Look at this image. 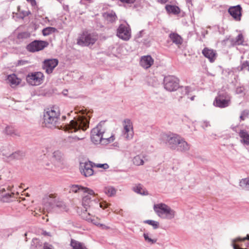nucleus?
<instances>
[{
    "label": "nucleus",
    "instance_id": "54",
    "mask_svg": "<svg viewBox=\"0 0 249 249\" xmlns=\"http://www.w3.org/2000/svg\"><path fill=\"white\" fill-rule=\"evenodd\" d=\"M98 227L103 230H107L109 228L107 226H106L104 224H100V225H99Z\"/></svg>",
    "mask_w": 249,
    "mask_h": 249
},
{
    "label": "nucleus",
    "instance_id": "34",
    "mask_svg": "<svg viewBox=\"0 0 249 249\" xmlns=\"http://www.w3.org/2000/svg\"><path fill=\"white\" fill-rule=\"evenodd\" d=\"M104 192L109 196H111L115 194L116 190L112 187H107L104 189Z\"/></svg>",
    "mask_w": 249,
    "mask_h": 249
},
{
    "label": "nucleus",
    "instance_id": "27",
    "mask_svg": "<svg viewBox=\"0 0 249 249\" xmlns=\"http://www.w3.org/2000/svg\"><path fill=\"white\" fill-rule=\"evenodd\" d=\"M71 245L72 249H87L83 243L74 239L71 240Z\"/></svg>",
    "mask_w": 249,
    "mask_h": 249
},
{
    "label": "nucleus",
    "instance_id": "13",
    "mask_svg": "<svg viewBox=\"0 0 249 249\" xmlns=\"http://www.w3.org/2000/svg\"><path fill=\"white\" fill-rule=\"evenodd\" d=\"M93 163V162L90 161L81 163L80 171L81 174L86 177H89L93 175L94 171L92 168L94 167Z\"/></svg>",
    "mask_w": 249,
    "mask_h": 249
},
{
    "label": "nucleus",
    "instance_id": "8",
    "mask_svg": "<svg viewBox=\"0 0 249 249\" xmlns=\"http://www.w3.org/2000/svg\"><path fill=\"white\" fill-rule=\"evenodd\" d=\"M180 137L178 134L169 132L162 134L160 136V140L168 147L174 150L177 147V144L179 142Z\"/></svg>",
    "mask_w": 249,
    "mask_h": 249
},
{
    "label": "nucleus",
    "instance_id": "62",
    "mask_svg": "<svg viewBox=\"0 0 249 249\" xmlns=\"http://www.w3.org/2000/svg\"><path fill=\"white\" fill-rule=\"evenodd\" d=\"M103 135H104V137L108 138V137H107V136H106V135L104 134V132H103Z\"/></svg>",
    "mask_w": 249,
    "mask_h": 249
},
{
    "label": "nucleus",
    "instance_id": "29",
    "mask_svg": "<svg viewBox=\"0 0 249 249\" xmlns=\"http://www.w3.org/2000/svg\"><path fill=\"white\" fill-rule=\"evenodd\" d=\"M117 36L120 38L124 40V25L121 24L117 31Z\"/></svg>",
    "mask_w": 249,
    "mask_h": 249
},
{
    "label": "nucleus",
    "instance_id": "5",
    "mask_svg": "<svg viewBox=\"0 0 249 249\" xmlns=\"http://www.w3.org/2000/svg\"><path fill=\"white\" fill-rule=\"evenodd\" d=\"M101 125H98L93 128L91 131V141L94 144L102 143V144H106L111 142L114 140V136L111 135L109 138L104 137L103 131H101Z\"/></svg>",
    "mask_w": 249,
    "mask_h": 249
},
{
    "label": "nucleus",
    "instance_id": "42",
    "mask_svg": "<svg viewBox=\"0 0 249 249\" xmlns=\"http://www.w3.org/2000/svg\"><path fill=\"white\" fill-rule=\"evenodd\" d=\"M30 34L27 32L20 33L18 35V39H25L30 37Z\"/></svg>",
    "mask_w": 249,
    "mask_h": 249
},
{
    "label": "nucleus",
    "instance_id": "63",
    "mask_svg": "<svg viewBox=\"0 0 249 249\" xmlns=\"http://www.w3.org/2000/svg\"><path fill=\"white\" fill-rule=\"evenodd\" d=\"M83 139V138H81V139H80V138H77V139H78V140H82Z\"/></svg>",
    "mask_w": 249,
    "mask_h": 249
},
{
    "label": "nucleus",
    "instance_id": "24",
    "mask_svg": "<svg viewBox=\"0 0 249 249\" xmlns=\"http://www.w3.org/2000/svg\"><path fill=\"white\" fill-rule=\"evenodd\" d=\"M144 155H138L134 157L132 160L133 163L137 166L142 165L144 164V159H145Z\"/></svg>",
    "mask_w": 249,
    "mask_h": 249
},
{
    "label": "nucleus",
    "instance_id": "43",
    "mask_svg": "<svg viewBox=\"0 0 249 249\" xmlns=\"http://www.w3.org/2000/svg\"><path fill=\"white\" fill-rule=\"evenodd\" d=\"M93 166L95 167L99 168H103L104 170H107L109 168V165L107 163L101 164V163H93Z\"/></svg>",
    "mask_w": 249,
    "mask_h": 249
},
{
    "label": "nucleus",
    "instance_id": "19",
    "mask_svg": "<svg viewBox=\"0 0 249 249\" xmlns=\"http://www.w3.org/2000/svg\"><path fill=\"white\" fill-rule=\"evenodd\" d=\"M190 145L181 137L179 139V142L177 144V147L174 149L178 151L185 152L189 150Z\"/></svg>",
    "mask_w": 249,
    "mask_h": 249
},
{
    "label": "nucleus",
    "instance_id": "41",
    "mask_svg": "<svg viewBox=\"0 0 249 249\" xmlns=\"http://www.w3.org/2000/svg\"><path fill=\"white\" fill-rule=\"evenodd\" d=\"M148 84L152 87H156L158 85L157 80L155 77H150L148 79Z\"/></svg>",
    "mask_w": 249,
    "mask_h": 249
},
{
    "label": "nucleus",
    "instance_id": "48",
    "mask_svg": "<svg viewBox=\"0 0 249 249\" xmlns=\"http://www.w3.org/2000/svg\"><path fill=\"white\" fill-rule=\"evenodd\" d=\"M30 62L28 60H19L17 62V64L16 65L17 66H23L26 64H29Z\"/></svg>",
    "mask_w": 249,
    "mask_h": 249
},
{
    "label": "nucleus",
    "instance_id": "25",
    "mask_svg": "<svg viewBox=\"0 0 249 249\" xmlns=\"http://www.w3.org/2000/svg\"><path fill=\"white\" fill-rule=\"evenodd\" d=\"M133 191L135 193L143 196H147L148 195V192L145 189L143 188L142 185L139 184L133 187Z\"/></svg>",
    "mask_w": 249,
    "mask_h": 249
},
{
    "label": "nucleus",
    "instance_id": "22",
    "mask_svg": "<svg viewBox=\"0 0 249 249\" xmlns=\"http://www.w3.org/2000/svg\"><path fill=\"white\" fill-rule=\"evenodd\" d=\"M239 135L241 138V142L246 145H249V134L245 130H240Z\"/></svg>",
    "mask_w": 249,
    "mask_h": 249
},
{
    "label": "nucleus",
    "instance_id": "18",
    "mask_svg": "<svg viewBox=\"0 0 249 249\" xmlns=\"http://www.w3.org/2000/svg\"><path fill=\"white\" fill-rule=\"evenodd\" d=\"M202 53L205 57L209 59L211 62L214 61L216 55L215 51L206 47L202 50Z\"/></svg>",
    "mask_w": 249,
    "mask_h": 249
},
{
    "label": "nucleus",
    "instance_id": "26",
    "mask_svg": "<svg viewBox=\"0 0 249 249\" xmlns=\"http://www.w3.org/2000/svg\"><path fill=\"white\" fill-rule=\"evenodd\" d=\"M5 192V189L4 188H0V194H1V200L3 202H7L10 200V198L12 197L13 195H14L13 193H5L3 194L4 192Z\"/></svg>",
    "mask_w": 249,
    "mask_h": 249
},
{
    "label": "nucleus",
    "instance_id": "45",
    "mask_svg": "<svg viewBox=\"0 0 249 249\" xmlns=\"http://www.w3.org/2000/svg\"><path fill=\"white\" fill-rule=\"evenodd\" d=\"M143 237L145 239V240L150 244H153L156 242V240L155 239H153L151 238L149 236V234L148 233H144L143 234Z\"/></svg>",
    "mask_w": 249,
    "mask_h": 249
},
{
    "label": "nucleus",
    "instance_id": "58",
    "mask_svg": "<svg viewBox=\"0 0 249 249\" xmlns=\"http://www.w3.org/2000/svg\"><path fill=\"white\" fill-rule=\"evenodd\" d=\"M168 0H157V1L159 3H161V4H164L166 3L168 1Z\"/></svg>",
    "mask_w": 249,
    "mask_h": 249
},
{
    "label": "nucleus",
    "instance_id": "37",
    "mask_svg": "<svg viewBox=\"0 0 249 249\" xmlns=\"http://www.w3.org/2000/svg\"><path fill=\"white\" fill-rule=\"evenodd\" d=\"M144 223L152 226L154 229H158L159 226V223L153 220H146L144 221Z\"/></svg>",
    "mask_w": 249,
    "mask_h": 249
},
{
    "label": "nucleus",
    "instance_id": "35",
    "mask_svg": "<svg viewBox=\"0 0 249 249\" xmlns=\"http://www.w3.org/2000/svg\"><path fill=\"white\" fill-rule=\"evenodd\" d=\"M42 246V243L38 239L34 238L32 240L31 247L33 249L40 248Z\"/></svg>",
    "mask_w": 249,
    "mask_h": 249
},
{
    "label": "nucleus",
    "instance_id": "31",
    "mask_svg": "<svg viewBox=\"0 0 249 249\" xmlns=\"http://www.w3.org/2000/svg\"><path fill=\"white\" fill-rule=\"evenodd\" d=\"M57 31V29L54 27H48L44 28L42 30V34L44 36H47L50 34L55 33Z\"/></svg>",
    "mask_w": 249,
    "mask_h": 249
},
{
    "label": "nucleus",
    "instance_id": "40",
    "mask_svg": "<svg viewBox=\"0 0 249 249\" xmlns=\"http://www.w3.org/2000/svg\"><path fill=\"white\" fill-rule=\"evenodd\" d=\"M116 16L115 15V14L113 12H111L110 13H108L107 14V19L111 22H113L116 19Z\"/></svg>",
    "mask_w": 249,
    "mask_h": 249
},
{
    "label": "nucleus",
    "instance_id": "60",
    "mask_svg": "<svg viewBox=\"0 0 249 249\" xmlns=\"http://www.w3.org/2000/svg\"><path fill=\"white\" fill-rule=\"evenodd\" d=\"M194 98H195V96H192V97H191V98H190V99H191V100L192 101H193V100H194Z\"/></svg>",
    "mask_w": 249,
    "mask_h": 249
},
{
    "label": "nucleus",
    "instance_id": "1",
    "mask_svg": "<svg viewBox=\"0 0 249 249\" xmlns=\"http://www.w3.org/2000/svg\"><path fill=\"white\" fill-rule=\"evenodd\" d=\"M71 191L74 193L81 192L87 194L83 196L82 205L88 214H95L98 213L100 208L104 209L108 206V204L106 202H99L94 196V191L88 188L73 185L71 186Z\"/></svg>",
    "mask_w": 249,
    "mask_h": 249
},
{
    "label": "nucleus",
    "instance_id": "44",
    "mask_svg": "<svg viewBox=\"0 0 249 249\" xmlns=\"http://www.w3.org/2000/svg\"><path fill=\"white\" fill-rule=\"evenodd\" d=\"M190 90V88L189 87H181L178 90V92H181L183 95L188 94Z\"/></svg>",
    "mask_w": 249,
    "mask_h": 249
},
{
    "label": "nucleus",
    "instance_id": "21",
    "mask_svg": "<svg viewBox=\"0 0 249 249\" xmlns=\"http://www.w3.org/2000/svg\"><path fill=\"white\" fill-rule=\"evenodd\" d=\"M7 80L11 86H15L18 85L21 81L20 79L18 78L15 74L9 75L7 77Z\"/></svg>",
    "mask_w": 249,
    "mask_h": 249
},
{
    "label": "nucleus",
    "instance_id": "33",
    "mask_svg": "<svg viewBox=\"0 0 249 249\" xmlns=\"http://www.w3.org/2000/svg\"><path fill=\"white\" fill-rule=\"evenodd\" d=\"M24 155L25 154L23 152L21 151H17L12 154L10 156V157L11 159L19 160L22 159L24 156Z\"/></svg>",
    "mask_w": 249,
    "mask_h": 249
},
{
    "label": "nucleus",
    "instance_id": "20",
    "mask_svg": "<svg viewBox=\"0 0 249 249\" xmlns=\"http://www.w3.org/2000/svg\"><path fill=\"white\" fill-rule=\"evenodd\" d=\"M169 38L173 43L179 46L183 42V39L180 36L176 33H172L169 34Z\"/></svg>",
    "mask_w": 249,
    "mask_h": 249
},
{
    "label": "nucleus",
    "instance_id": "49",
    "mask_svg": "<svg viewBox=\"0 0 249 249\" xmlns=\"http://www.w3.org/2000/svg\"><path fill=\"white\" fill-rule=\"evenodd\" d=\"M53 156L56 160H60L62 157V154L59 151H55L53 153Z\"/></svg>",
    "mask_w": 249,
    "mask_h": 249
},
{
    "label": "nucleus",
    "instance_id": "17",
    "mask_svg": "<svg viewBox=\"0 0 249 249\" xmlns=\"http://www.w3.org/2000/svg\"><path fill=\"white\" fill-rule=\"evenodd\" d=\"M154 63V59L149 55L142 56L140 64L145 69L149 68Z\"/></svg>",
    "mask_w": 249,
    "mask_h": 249
},
{
    "label": "nucleus",
    "instance_id": "55",
    "mask_svg": "<svg viewBox=\"0 0 249 249\" xmlns=\"http://www.w3.org/2000/svg\"><path fill=\"white\" fill-rule=\"evenodd\" d=\"M235 243L237 245V248H246V249H249V248H247V247H245V243H244V242L242 243V246H238V242H236Z\"/></svg>",
    "mask_w": 249,
    "mask_h": 249
},
{
    "label": "nucleus",
    "instance_id": "32",
    "mask_svg": "<svg viewBox=\"0 0 249 249\" xmlns=\"http://www.w3.org/2000/svg\"><path fill=\"white\" fill-rule=\"evenodd\" d=\"M239 185L243 189L249 190V178L242 179L239 182Z\"/></svg>",
    "mask_w": 249,
    "mask_h": 249
},
{
    "label": "nucleus",
    "instance_id": "59",
    "mask_svg": "<svg viewBox=\"0 0 249 249\" xmlns=\"http://www.w3.org/2000/svg\"><path fill=\"white\" fill-rule=\"evenodd\" d=\"M43 234L44 235L51 236L50 233V232H48L47 231H44L43 232Z\"/></svg>",
    "mask_w": 249,
    "mask_h": 249
},
{
    "label": "nucleus",
    "instance_id": "51",
    "mask_svg": "<svg viewBox=\"0 0 249 249\" xmlns=\"http://www.w3.org/2000/svg\"><path fill=\"white\" fill-rule=\"evenodd\" d=\"M210 125V124L209 122H208L207 121H203L201 122V126L203 128H205Z\"/></svg>",
    "mask_w": 249,
    "mask_h": 249
},
{
    "label": "nucleus",
    "instance_id": "57",
    "mask_svg": "<svg viewBox=\"0 0 249 249\" xmlns=\"http://www.w3.org/2000/svg\"><path fill=\"white\" fill-rule=\"evenodd\" d=\"M28 2H30L32 6H34L36 5V1L35 0H26Z\"/></svg>",
    "mask_w": 249,
    "mask_h": 249
},
{
    "label": "nucleus",
    "instance_id": "23",
    "mask_svg": "<svg viewBox=\"0 0 249 249\" xmlns=\"http://www.w3.org/2000/svg\"><path fill=\"white\" fill-rule=\"evenodd\" d=\"M84 218L89 222H91L94 225L99 226L100 225V220L94 216V214H88L85 216H83Z\"/></svg>",
    "mask_w": 249,
    "mask_h": 249
},
{
    "label": "nucleus",
    "instance_id": "52",
    "mask_svg": "<svg viewBox=\"0 0 249 249\" xmlns=\"http://www.w3.org/2000/svg\"><path fill=\"white\" fill-rule=\"evenodd\" d=\"M244 90L242 87H238L236 89V93L237 94H241L243 93Z\"/></svg>",
    "mask_w": 249,
    "mask_h": 249
},
{
    "label": "nucleus",
    "instance_id": "36",
    "mask_svg": "<svg viewBox=\"0 0 249 249\" xmlns=\"http://www.w3.org/2000/svg\"><path fill=\"white\" fill-rule=\"evenodd\" d=\"M131 37V30L129 25L125 21V41L128 40Z\"/></svg>",
    "mask_w": 249,
    "mask_h": 249
},
{
    "label": "nucleus",
    "instance_id": "11",
    "mask_svg": "<svg viewBox=\"0 0 249 249\" xmlns=\"http://www.w3.org/2000/svg\"><path fill=\"white\" fill-rule=\"evenodd\" d=\"M48 45L47 41L35 40L28 44L26 49L30 53H35L43 50Z\"/></svg>",
    "mask_w": 249,
    "mask_h": 249
},
{
    "label": "nucleus",
    "instance_id": "46",
    "mask_svg": "<svg viewBox=\"0 0 249 249\" xmlns=\"http://www.w3.org/2000/svg\"><path fill=\"white\" fill-rule=\"evenodd\" d=\"M235 43L237 45H241L243 42V36L242 34H239L235 38Z\"/></svg>",
    "mask_w": 249,
    "mask_h": 249
},
{
    "label": "nucleus",
    "instance_id": "50",
    "mask_svg": "<svg viewBox=\"0 0 249 249\" xmlns=\"http://www.w3.org/2000/svg\"><path fill=\"white\" fill-rule=\"evenodd\" d=\"M56 206L63 210H65L66 208L65 204L63 202H57L56 204Z\"/></svg>",
    "mask_w": 249,
    "mask_h": 249
},
{
    "label": "nucleus",
    "instance_id": "12",
    "mask_svg": "<svg viewBox=\"0 0 249 249\" xmlns=\"http://www.w3.org/2000/svg\"><path fill=\"white\" fill-rule=\"evenodd\" d=\"M43 77L41 72H31L26 76V81L31 85L37 86L42 82Z\"/></svg>",
    "mask_w": 249,
    "mask_h": 249
},
{
    "label": "nucleus",
    "instance_id": "6",
    "mask_svg": "<svg viewBox=\"0 0 249 249\" xmlns=\"http://www.w3.org/2000/svg\"><path fill=\"white\" fill-rule=\"evenodd\" d=\"M97 39L96 34L85 31L79 34L77 39V44L81 46L89 47L92 46Z\"/></svg>",
    "mask_w": 249,
    "mask_h": 249
},
{
    "label": "nucleus",
    "instance_id": "10",
    "mask_svg": "<svg viewBox=\"0 0 249 249\" xmlns=\"http://www.w3.org/2000/svg\"><path fill=\"white\" fill-rule=\"evenodd\" d=\"M233 249H249V234L245 237H237L231 239Z\"/></svg>",
    "mask_w": 249,
    "mask_h": 249
},
{
    "label": "nucleus",
    "instance_id": "28",
    "mask_svg": "<svg viewBox=\"0 0 249 249\" xmlns=\"http://www.w3.org/2000/svg\"><path fill=\"white\" fill-rule=\"evenodd\" d=\"M165 9L168 12L174 14H178L179 12V8L175 5H167L165 6Z\"/></svg>",
    "mask_w": 249,
    "mask_h": 249
},
{
    "label": "nucleus",
    "instance_id": "38",
    "mask_svg": "<svg viewBox=\"0 0 249 249\" xmlns=\"http://www.w3.org/2000/svg\"><path fill=\"white\" fill-rule=\"evenodd\" d=\"M5 133L9 135H17L15 129L12 126H8L4 130Z\"/></svg>",
    "mask_w": 249,
    "mask_h": 249
},
{
    "label": "nucleus",
    "instance_id": "56",
    "mask_svg": "<svg viewBox=\"0 0 249 249\" xmlns=\"http://www.w3.org/2000/svg\"><path fill=\"white\" fill-rule=\"evenodd\" d=\"M43 249H51V246L47 243H45Z\"/></svg>",
    "mask_w": 249,
    "mask_h": 249
},
{
    "label": "nucleus",
    "instance_id": "4",
    "mask_svg": "<svg viewBox=\"0 0 249 249\" xmlns=\"http://www.w3.org/2000/svg\"><path fill=\"white\" fill-rule=\"evenodd\" d=\"M153 209L158 216L161 218L170 220L175 216V211L164 203L154 204Z\"/></svg>",
    "mask_w": 249,
    "mask_h": 249
},
{
    "label": "nucleus",
    "instance_id": "53",
    "mask_svg": "<svg viewBox=\"0 0 249 249\" xmlns=\"http://www.w3.org/2000/svg\"><path fill=\"white\" fill-rule=\"evenodd\" d=\"M144 32L143 30L140 31L136 36H135V39L141 38L142 36V34Z\"/></svg>",
    "mask_w": 249,
    "mask_h": 249
},
{
    "label": "nucleus",
    "instance_id": "47",
    "mask_svg": "<svg viewBox=\"0 0 249 249\" xmlns=\"http://www.w3.org/2000/svg\"><path fill=\"white\" fill-rule=\"evenodd\" d=\"M249 115V111L248 110H243L241 114L240 119L241 120L243 121L246 118L248 117Z\"/></svg>",
    "mask_w": 249,
    "mask_h": 249
},
{
    "label": "nucleus",
    "instance_id": "14",
    "mask_svg": "<svg viewBox=\"0 0 249 249\" xmlns=\"http://www.w3.org/2000/svg\"><path fill=\"white\" fill-rule=\"evenodd\" d=\"M58 65V60L56 59H47L43 62V69L48 74L53 72L54 68Z\"/></svg>",
    "mask_w": 249,
    "mask_h": 249
},
{
    "label": "nucleus",
    "instance_id": "15",
    "mask_svg": "<svg viewBox=\"0 0 249 249\" xmlns=\"http://www.w3.org/2000/svg\"><path fill=\"white\" fill-rule=\"evenodd\" d=\"M242 8L240 5L231 6L228 9V12L237 21L241 20Z\"/></svg>",
    "mask_w": 249,
    "mask_h": 249
},
{
    "label": "nucleus",
    "instance_id": "9",
    "mask_svg": "<svg viewBox=\"0 0 249 249\" xmlns=\"http://www.w3.org/2000/svg\"><path fill=\"white\" fill-rule=\"evenodd\" d=\"M163 85L166 90L175 91L179 88V79L173 75L166 76L164 78Z\"/></svg>",
    "mask_w": 249,
    "mask_h": 249
},
{
    "label": "nucleus",
    "instance_id": "39",
    "mask_svg": "<svg viewBox=\"0 0 249 249\" xmlns=\"http://www.w3.org/2000/svg\"><path fill=\"white\" fill-rule=\"evenodd\" d=\"M239 71H242L244 70H247L249 71V62L248 61H245L242 62L240 66L239 67Z\"/></svg>",
    "mask_w": 249,
    "mask_h": 249
},
{
    "label": "nucleus",
    "instance_id": "61",
    "mask_svg": "<svg viewBox=\"0 0 249 249\" xmlns=\"http://www.w3.org/2000/svg\"><path fill=\"white\" fill-rule=\"evenodd\" d=\"M121 2H122L123 3H124V0H119Z\"/></svg>",
    "mask_w": 249,
    "mask_h": 249
},
{
    "label": "nucleus",
    "instance_id": "2",
    "mask_svg": "<svg viewBox=\"0 0 249 249\" xmlns=\"http://www.w3.org/2000/svg\"><path fill=\"white\" fill-rule=\"evenodd\" d=\"M60 116V112L57 108H47L44 111L42 123L48 128L62 129L63 124L61 123Z\"/></svg>",
    "mask_w": 249,
    "mask_h": 249
},
{
    "label": "nucleus",
    "instance_id": "30",
    "mask_svg": "<svg viewBox=\"0 0 249 249\" xmlns=\"http://www.w3.org/2000/svg\"><path fill=\"white\" fill-rule=\"evenodd\" d=\"M137 0H125V8L132 7L133 9H136L138 4L136 3Z\"/></svg>",
    "mask_w": 249,
    "mask_h": 249
},
{
    "label": "nucleus",
    "instance_id": "16",
    "mask_svg": "<svg viewBox=\"0 0 249 249\" xmlns=\"http://www.w3.org/2000/svg\"><path fill=\"white\" fill-rule=\"evenodd\" d=\"M133 136L134 131L132 123L129 119H125V140H131Z\"/></svg>",
    "mask_w": 249,
    "mask_h": 249
},
{
    "label": "nucleus",
    "instance_id": "7",
    "mask_svg": "<svg viewBox=\"0 0 249 249\" xmlns=\"http://www.w3.org/2000/svg\"><path fill=\"white\" fill-rule=\"evenodd\" d=\"M231 96L225 90L219 91L213 102V105L219 108H225L231 104Z\"/></svg>",
    "mask_w": 249,
    "mask_h": 249
},
{
    "label": "nucleus",
    "instance_id": "3",
    "mask_svg": "<svg viewBox=\"0 0 249 249\" xmlns=\"http://www.w3.org/2000/svg\"><path fill=\"white\" fill-rule=\"evenodd\" d=\"M89 127V120L85 116H80L77 118H74L70 122L69 124L64 126L65 131L70 132H75L79 130L85 131Z\"/></svg>",
    "mask_w": 249,
    "mask_h": 249
}]
</instances>
